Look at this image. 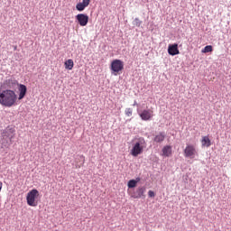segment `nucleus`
Masks as SVG:
<instances>
[{
    "mask_svg": "<svg viewBox=\"0 0 231 231\" xmlns=\"http://www.w3.org/2000/svg\"><path fill=\"white\" fill-rule=\"evenodd\" d=\"M15 102H17V94H15V91L5 89L0 93L1 106H5V107H12L13 106H15Z\"/></svg>",
    "mask_w": 231,
    "mask_h": 231,
    "instance_id": "1",
    "label": "nucleus"
},
{
    "mask_svg": "<svg viewBox=\"0 0 231 231\" xmlns=\"http://www.w3.org/2000/svg\"><path fill=\"white\" fill-rule=\"evenodd\" d=\"M147 146V143L143 137H140L133 145L130 154L136 158L143 152V149Z\"/></svg>",
    "mask_w": 231,
    "mask_h": 231,
    "instance_id": "2",
    "label": "nucleus"
},
{
    "mask_svg": "<svg viewBox=\"0 0 231 231\" xmlns=\"http://www.w3.org/2000/svg\"><path fill=\"white\" fill-rule=\"evenodd\" d=\"M39 196H40L39 190L35 189L29 191L26 196L27 205H29V207H37L39 203L37 201V199H39Z\"/></svg>",
    "mask_w": 231,
    "mask_h": 231,
    "instance_id": "3",
    "label": "nucleus"
},
{
    "mask_svg": "<svg viewBox=\"0 0 231 231\" xmlns=\"http://www.w3.org/2000/svg\"><path fill=\"white\" fill-rule=\"evenodd\" d=\"M110 69L115 75H120L124 71V61L122 60H114L110 64Z\"/></svg>",
    "mask_w": 231,
    "mask_h": 231,
    "instance_id": "4",
    "label": "nucleus"
},
{
    "mask_svg": "<svg viewBox=\"0 0 231 231\" xmlns=\"http://www.w3.org/2000/svg\"><path fill=\"white\" fill-rule=\"evenodd\" d=\"M184 156L185 158H190V160L196 158V156H198V149L196 148V144L187 143L184 149Z\"/></svg>",
    "mask_w": 231,
    "mask_h": 231,
    "instance_id": "5",
    "label": "nucleus"
},
{
    "mask_svg": "<svg viewBox=\"0 0 231 231\" xmlns=\"http://www.w3.org/2000/svg\"><path fill=\"white\" fill-rule=\"evenodd\" d=\"M138 115L142 120H144V122H147L151 120L152 116H154V111H152V109L143 110L141 112L138 111Z\"/></svg>",
    "mask_w": 231,
    "mask_h": 231,
    "instance_id": "6",
    "label": "nucleus"
},
{
    "mask_svg": "<svg viewBox=\"0 0 231 231\" xmlns=\"http://www.w3.org/2000/svg\"><path fill=\"white\" fill-rule=\"evenodd\" d=\"M76 21H78L79 24L81 26H88V23H89V16L85 14H79L76 15Z\"/></svg>",
    "mask_w": 231,
    "mask_h": 231,
    "instance_id": "7",
    "label": "nucleus"
},
{
    "mask_svg": "<svg viewBox=\"0 0 231 231\" xmlns=\"http://www.w3.org/2000/svg\"><path fill=\"white\" fill-rule=\"evenodd\" d=\"M131 198L134 199H140L145 197V187H139L135 191L130 193Z\"/></svg>",
    "mask_w": 231,
    "mask_h": 231,
    "instance_id": "8",
    "label": "nucleus"
},
{
    "mask_svg": "<svg viewBox=\"0 0 231 231\" xmlns=\"http://www.w3.org/2000/svg\"><path fill=\"white\" fill-rule=\"evenodd\" d=\"M3 138H8L10 142L15 137V129L7 127L2 134Z\"/></svg>",
    "mask_w": 231,
    "mask_h": 231,
    "instance_id": "9",
    "label": "nucleus"
},
{
    "mask_svg": "<svg viewBox=\"0 0 231 231\" xmlns=\"http://www.w3.org/2000/svg\"><path fill=\"white\" fill-rule=\"evenodd\" d=\"M168 53L174 57V55H180V50L178 49V43L170 44L168 46Z\"/></svg>",
    "mask_w": 231,
    "mask_h": 231,
    "instance_id": "10",
    "label": "nucleus"
},
{
    "mask_svg": "<svg viewBox=\"0 0 231 231\" xmlns=\"http://www.w3.org/2000/svg\"><path fill=\"white\" fill-rule=\"evenodd\" d=\"M161 156H164V158H169L170 156H172V146H164L162 150Z\"/></svg>",
    "mask_w": 231,
    "mask_h": 231,
    "instance_id": "11",
    "label": "nucleus"
},
{
    "mask_svg": "<svg viewBox=\"0 0 231 231\" xmlns=\"http://www.w3.org/2000/svg\"><path fill=\"white\" fill-rule=\"evenodd\" d=\"M18 91H19L18 100H23V98L26 97V91H28V88H26L25 85L20 84L18 88Z\"/></svg>",
    "mask_w": 231,
    "mask_h": 231,
    "instance_id": "12",
    "label": "nucleus"
},
{
    "mask_svg": "<svg viewBox=\"0 0 231 231\" xmlns=\"http://www.w3.org/2000/svg\"><path fill=\"white\" fill-rule=\"evenodd\" d=\"M165 140V134L163 133H159L155 137L153 138V142L156 143H162Z\"/></svg>",
    "mask_w": 231,
    "mask_h": 231,
    "instance_id": "13",
    "label": "nucleus"
},
{
    "mask_svg": "<svg viewBox=\"0 0 231 231\" xmlns=\"http://www.w3.org/2000/svg\"><path fill=\"white\" fill-rule=\"evenodd\" d=\"M202 147H210L212 143L210 142V138L208 136H203L201 140Z\"/></svg>",
    "mask_w": 231,
    "mask_h": 231,
    "instance_id": "14",
    "label": "nucleus"
},
{
    "mask_svg": "<svg viewBox=\"0 0 231 231\" xmlns=\"http://www.w3.org/2000/svg\"><path fill=\"white\" fill-rule=\"evenodd\" d=\"M64 66H65V69L71 70V69H73L75 63L73 62V60L69 59L65 61Z\"/></svg>",
    "mask_w": 231,
    "mask_h": 231,
    "instance_id": "15",
    "label": "nucleus"
},
{
    "mask_svg": "<svg viewBox=\"0 0 231 231\" xmlns=\"http://www.w3.org/2000/svg\"><path fill=\"white\" fill-rule=\"evenodd\" d=\"M86 8H88V6L85 5L82 2H79L76 5V10H78V12H84Z\"/></svg>",
    "mask_w": 231,
    "mask_h": 231,
    "instance_id": "16",
    "label": "nucleus"
},
{
    "mask_svg": "<svg viewBox=\"0 0 231 231\" xmlns=\"http://www.w3.org/2000/svg\"><path fill=\"white\" fill-rule=\"evenodd\" d=\"M213 47L212 45H207L204 49H202L201 52L202 53H210L213 51Z\"/></svg>",
    "mask_w": 231,
    "mask_h": 231,
    "instance_id": "17",
    "label": "nucleus"
},
{
    "mask_svg": "<svg viewBox=\"0 0 231 231\" xmlns=\"http://www.w3.org/2000/svg\"><path fill=\"white\" fill-rule=\"evenodd\" d=\"M137 183H138V180H130L128 181V189H134V187H136Z\"/></svg>",
    "mask_w": 231,
    "mask_h": 231,
    "instance_id": "18",
    "label": "nucleus"
},
{
    "mask_svg": "<svg viewBox=\"0 0 231 231\" xmlns=\"http://www.w3.org/2000/svg\"><path fill=\"white\" fill-rule=\"evenodd\" d=\"M125 114L127 116H133V108H126L125 110Z\"/></svg>",
    "mask_w": 231,
    "mask_h": 231,
    "instance_id": "19",
    "label": "nucleus"
},
{
    "mask_svg": "<svg viewBox=\"0 0 231 231\" xmlns=\"http://www.w3.org/2000/svg\"><path fill=\"white\" fill-rule=\"evenodd\" d=\"M79 160H81L82 163L79 164V165H77V166H76L77 169H80V167H82V166L84 165V162H86V159H85L84 155H80V156H79Z\"/></svg>",
    "mask_w": 231,
    "mask_h": 231,
    "instance_id": "20",
    "label": "nucleus"
},
{
    "mask_svg": "<svg viewBox=\"0 0 231 231\" xmlns=\"http://www.w3.org/2000/svg\"><path fill=\"white\" fill-rule=\"evenodd\" d=\"M85 6H89L91 0H82L81 2Z\"/></svg>",
    "mask_w": 231,
    "mask_h": 231,
    "instance_id": "21",
    "label": "nucleus"
},
{
    "mask_svg": "<svg viewBox=\"0 0 231 231\" xmlns=\"http://www.w3.org/2000/svg\"><path fill=\"white\" fill-rule=\"evenodd\" d=\"M134 21H135V26H140L142 24V22L140 21L139 18H135Z\"/></svg>",
    "mask_w": 231,
    "mask_h": 231,
    "instance_id": "22",
    "label": "nucleus"
},
{
    "mask_svg": "<svg viewBox=\"0 0 231 231\" xmlns=\"http://www.w3.org/2000/svg\"><path fill=\"white\" fill-rule=\"evenodd\" d=\"M148 196H149V198H154V196H155L154 191L149 190L148 191Z\"/></svg>",
    "mask_w": 231,
    "mask_h": 231,
    "instance_id": "23",
    "label": "nucleus"
},
{
    "mask_svg": "<svg viewBox=\"0 0 231 231\" xmlns=\"http://www.w3.org/2000/svg\"><path fill=\"white\" fill-rule=\"evenodd\" d=\"M1 189H3V182L0 181V191H1Z\"/></svg>",
    "mask_w": 231,
    "mask_h": 231,
    "instance_id": "24",
    "label": "nucleus"
},
{
    "mask_svg": "<svg viewBox=\"0 0 231 231\" xmlns=\"http://www.w3.org/2000/svg\"><path fill=\"white\" fill-rule=\"evenodd\" d=\"M134 106H138V103H136V101H134Z\"/></svg>",
    "mask_w": 231,
    "mask_h": 231,
    "instance_id": "25",
    "label": "nucleus"
},
{
    "mask_svg": "<svg viewBox=\"0 0 231 231\" xmlns=\"http://www.w3.org/2000/svg\"><path fill=\"white\" fill-rule=\"evenodd\" d=\"M7 82H12V79H8Z\"/></svg>",
    "mask_w": 231,
    "mask_h": 231,
    "instance_id": "26",
    "label": "nucleus"
}]
</instances>
